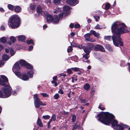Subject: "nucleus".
Masks as SVG:
<instances>
[{"instance_id":"obj_1","label":"nucleus","mask_w":130,"mask_h":130,"mask_svg":"<svg viewBox=\"0 0 130 130\" xmlns=\"http://www.w3.org/2000/svg\"><path fill=\"white\" fill-rule=\"evenodd\" d=\"M126 26L123 23L117 22L113 23L111 27L112 31L115 35H113L112 37L114 44L118 46L119 43L121 46L123 45V43L120 38L121 34L128 32L126 29Z\"/></svg>"},{"instance_id":"obj_2","label":"nucleus","mask_w":130,"mask_h":130,"mask_svg":"<svg viewBox=\"0 0 130 130\" xmlns=\"http://www.w3.org/2000/svg\"><path fill=\"white\" fill-rule=\"evenodd\" d=\"M98 117H99V120L103 123L106 125H109L112 122V127L114 128H116L118 122L117 121L114 120L115 117L112 114L108 112H102L98 114Z\"/></svg>"},{"instance_id":"obj_3","label":"nucleus","mask_w":130,"mask_h":130,"mask_svg":"<svg viewBox=\"0 0 130 130\" xmlns=\"http://www.w3.org/2000/svg\"><path fill=\"white\" fill-rule=\"evenodd\" d=\"M20 24V19L18 16L14 15L9 19L8 21V25L10 27L13 28L19 27Z\"/></svg>"},{"instance_id":"obj_4","label":"nucleus","mask_w":130,"mask_h":130,"mask_svg":"<svg viewBox=\"0 0 130 130\" xmlns=\"http://www.w3.org/2000/svg\"><path fill=\"white\" fill-rule=\"evenodd\" d=\"M34 103L35 107L36 108H39L40 105L45 106L46 105L45 104H43L38 97V95L36 94L34 96Z\"/></svg>"},{"instance_id":"obj_5","label":"nucleus","mask_w":130,"mask_h":130,"mask_svg":"<svg viewBox=\"0 0 130 130\" xmlns=\"http://www.w3.org/2000/svg\"><path fill=\"white\" fill-rule=\"evenodd\" d=\"M66 3L72 6H75L78 3V0H67Z\"/></svg>"},{"instance_id":"obj_6","label":"nucleus","mask_w":130,"mask_h":130,"mask_svg":"<svg viewBox=\"0 0 130 130\" xmlns=\"http://www.w3.org/2000/svg\"><path fill=\"white\" fill-rule=\"evenodd\" d=\"M91 35V34L90 33H88L85 34L84 36V37L86 40L88 41H90L92 42H95V41L93 39L90 38L89 36Z\"/></svg>"},{"instance_id":"obj_7","label":"nucleus","mask_w":130,"mask_h":130,"mask_svg":"<svg viewBox=\"0 0 130 130\" xmlns=\"http://www.w3.org/2000/svg\"><path fill=\"white\" fill-rule=\"evenodd\" d=\"M94 50L96 51L100 50L101 51L104 52L105 51L103 47L100 45H96L94 48Z\"/></svg>"},{"instance_id":"obj_8","label":"nucleus","mask_w":130,"mask_h":130,"mask_svg":"<svg viewBox=\"0 0 130 130\" xmlns=\"http://www.w3.org/2000/svg\"><path fill=\"white\" fill-rule=\"evenodd\" d=\"M127 127V125H124L122 123H120V124H118L116 127V128H118L119 130H122L124 128Z\"/></svg>"},{"instance_id":"obj_9","label":"nucleus","mask_w":130,"mask_h":130,"mask_svg":"<svg viewBox=\"0 0 130 130\" xmlns=\"http://www.w3.org/2000/svg\"><path fill=\"white\" fill-rule=\"evenodd\" d=\"M20 69V67L18 63H16L13 66V72H15L18 70Z\"/></svg>"},{"instance_id":"obj_10","label":"nucleus","mask_w":130,"mask_h":130,"mask_svg":"<svg viewBox=\"0 0 130 130\" xmlns=\"http://www.w3.org/2000/svg\"><path fill=\"white\" fill-rule=\"evenodd\" d=\"M83 49L84 52L87 55H89L91 51V49L88 48L87 47H84L83 48Z\"/></svg>"},{"instance_id":"obj_11","label":"nucleus","mask_w":130,"mask_h":130,"mask_svg":"<svg viewBox=\"0 0 130 130\" xmlns=\"http://www.w3.org/2000/svg\"><path fill=\"white\" fill-rule=\"evenodd\" d=\"M20 78L23 80L26 81L29 78L26 74H24L22 75Z\"/></svg>"},{"instance_id":"obj_12","label":"nucleus","mask_w":130,"mask_h":130,"mask_svg":"<svg viewBox=\"0 0 130 130\" xmlns=\"http://www.w3.org/2000/svg\"><path fill=\"white\" fill-rule=\"evenodd\" d=\"M90 34H91V35L93 34L95 37H97L98 38H99L100 37V34L96 32L95 31L93 30H91L90 31Z\"/></svg>"},{"instance_id":"obj_13","label":"nucleus","mask_w":130,"mask_h":130,"mask_svg":"<svg viewBox=\"0 0 130 130\" xmlns=\"http://www.w3.org/2000/svg\"><path fill=\"white\" fill-rule=\"evenodd\" d=\"M47 22L48 23L51 22L53 21V18L52 16L50 15H47L46 18Z\"/></svg>"},{"instance_id":"obj_14","label":"nucleus","mask_w":130,"mask_h":130,"mask_svg":"<svg viewBox=\"0 0 130 130\" xmlns=\"http://www.w3.org/2000/svg\"><path fill=\"white\" fill-rule=\"evenodd\" d=\"M18 39L19 41L23 42L25 40V38L23 36L21 35L18 36Z\"/></svg>"},{"instance_id":"obj_15","label":"nucleus","mask_w":130,"mask_h":130,"mask_svg":"<svg viewBox=\"0 0 130 130\" xmlns=\"http://www.w3.org/2000/svg\"><path fill=\"white\" fill-rule=\"evenodd\" d=\"M59 19H58V17L57 15H55L54 16V18L53 19V22L55 23H58Z\"/></svg>"},{"instance_id":"obj_16","label":"nucleus","mask_w":130,"mask_h":130,"mask_svg":"<svg viewBox=\"0 0 130 130\" xmlns=\"http://www.w3.org/2000/svg\"><path fill=\"white\" fill-rule=\"evenodd\" d=\"M19 63L22 66H25L27 63L26 62L23 60H20L19 61Z\"/></svg>"},{"instance_id":"obj_17","label":"nucleus","mask_w":130,"mask_h":130,"mask_svg":"<svg viewBox=\"0 0 130 130\" xmlns=\"http://www.w3.org/2000/svg\"><path fill=\"white\" fill-rule=\"evenodd\" d=\"M9 58L10 57L8 55L6 54H4L3 56V61H7Z\"/></svg>"},{"instance_id":"obj_18","label":"nucleus","mask_w":130,"mask_h":130,"mask_svg":"<svg viewBox=\"0 0 130 130\" xmlns=\"http://www.w3.org/2000/svg\"><path fill=\"white\" fill-rule=\"evenodd\" d=\"M37 12L38 13H42L43 10L40 6L38 5L37 7Z\"/></svg>"},{"instance_id":"obj_19","label":"nucleus","mask_w":130,"mask_h":130,"mask_svg":"<svg viewBox=\"0 0 130 130\" xmlns=\"http://www.w3.org/2000/svg\"><path fill=\"white\" fill-rule=\"evenodd\" d=\"M72 45L74 47H78L80 49L83 48L84 47L82 46V45H76V44L74 43L73 42L72 43Z\"/></svg>"},{"instance_id":"obj_20","label":"nucleus","mask_w":130,"mask_h":130,"mask_svg":"<svg viewBox=\"0 0 130 130\" xmlns=\"http://www.w3.org/2000/svg\"><path fill=\"white\" fill-rule=\"evenodd\" d=\"M79 124L78 122H76V123L74 124L73 128L72 130H74L76 128H78L79 127Z\"/></svg>"},{"instance_id":"obj_21","label":"nucleus","mask_w":130,"mask_h":130,"mask_svg":"<svg viewBox=\"0 0 130 130\" xmlns=\"http://www.w3.org/2000/svg\"><path fill=\"white\" fill-rule=\"evenodd\" d=\"M21 8L19 6H17L15 8V11L16 12H19L21 11Z\"/></svg>"},{"instance_id":"obj_22","label":"nucleus","mask_w":130,"mask_h":130,"mask_svg":"<svg viewBox=\"0 0 130 130\" xmlns=\"http://www.w3.org/2000/svg\"><path fill=\"white\" fill-rule=\"evenodd\" d=\"M106 48L110 52H112L113 51L112 48L111 47L110 45L108 44L106 45L105 46Z\"/></svg>"},{"instance_id":"obj_23","label":"nucleus","mask_w":130,"mask_h":130,"mask_svg":"<svg viewBox=\"0 0 130 130\" xmlns=\"http://www.w3.org/2000/svg\"><path fill=\"white\" fill-rule=\"evenodd\" d=\"M90 85L88 84H85L84 86V88L86 90H89L90 88Z\"/></svg>"},{"instance_id":"obj_24","label":"nucleus","mask_w":130,"mask_h":130,"mask_svg":"<svg viewBox=\"0 0 130 130\" xmlns=\"http://www.w3.org/2000/svg\"><path fill=\"white\" fill-rule=\"evenodd\" d=\"M37 124L40 127H42L43 126L42 123L39 118H38L37 122Z\"/></svg>"},{"instance_id":"obj_25","label":"nucleus","mask_w":130,"mask_h":130,"mask_svg":"<svg viewBox=\"0 0 130 130\" xmlns=\"http://www.w3.org/2000/svg\"><path fill=\"white\" fill-rule=\"evenodd\" d=\"M0 41L4 43L7 42V40L5 37H3L0 39Z\"/></svg>"},{"instance_id":"obj_26","label":"nucleus","mask_w":130,"mask_h":130,"mask_svg":"<svg viewBox=\"0 0 130 130\" xmlns=\"http://www.w3.org/2000/svg\"><path fill=\"white\" fill-rule=\"evenodd\" d=\"M9 49L11 56H13L15 53L14 51L12 48H10Z\"/></svg>"},{"instance_id":"obj_27","label":"nucleus","mask_w":130,"mask_h":130,"mask_svg":"<svg viewBox=\"0 0 130 130\" xmlns=\"http://www.w3.org/2000/svg\"><path fill=\"white\" fill-rule=\"evenodd\" d=\"M87 47H88V48L91 49H91L94 46V45L91 43H87Z\"/></svg>"},{"instance_id":"obj_28","label":"nucleus","mask_w":130,"mask_h":130,"mask_svg":"<svg viewBox=\"0 0 130 130\" xmlns=\"http://www.w3.org/2000/svg\"><path fill=\"white\" fill-rule=\"evenodd\" d=\"M14 72L15 73V75L19 77L20 78L21 77V76L22 75H21V74L20 72H19L16 71L15 72Z\"/></svg>"},{"instance_id":"obj_29","label":"nucleus","mask_w":130,"mask_h":130,"mask_svg":"<svg viewBox=\"0 0 130 130\" xmlns=\"http://www.w3.org/2000/svg\"><path fill=\"white\" fill-rule=\"evenodd\" d=\"M8 7L9 9L11 11H13L14 9V6L12 5L8 4Z\"/></svg>"},{"instance_id":"obj_30","label":"nucleus","mask_w":130,"mask_h":130,"mask_svg":"<svg viewBox=\"0 0 130 130\" xmlns=\"http://www.w3.org/2000/svg\"><path fill=\"white\" fill-rule=\"evenodd\" d=\"M34 72L32 70H31L30 71L28 72V74L29 75V77L31 78L33 76V74H34Z\"/></svg>"},{"instance_id":"obj_31","label":"nucleus","mask_w":130,"mask_h":130,"mask_svg":"<svg viewBox=\"0 0 130 130\" xmlns=\"http://www.w3.org/2000/svg\"><path fill=\"white\" fill-rule=\"evenodd\" d=\"M56 116L55 114H53L51 117V119L50 120V121H55L56 120Z\"/></svg>"},{"instance_id":"obj_32","label":"nucleus","mask_w":130,"mask_h":130,"mask_svg":"<svg viewBox=\"0 0 130 130\" xmlns=\"http://www.w3.org/2000/svg\"><path fill=\"white\" fill-rule=\"evenodd\" d=\"M63 9L64 11H67L70 10V8L69 6H66L64 7Z\"/></svg>"},{"instance_id":"obj_33","label":"nucleus","mask_w":130,"mask_h":130,"mask_svg":"<svg viewBox=\"0 0 130 130\" xmlns=\"http://www.w3.org/2000/svg\"><path fill=\"white\" fill-rule=\"evenodd\" d=\"M72 59H73L75 62L78 61V57L77 56H75L71 57Z\"/></svg>"},{"instance_id":"obj_34","label":"nucleus","mask_w":130,"mask_h":130,"mask_svg":"<svg viewBox=\"0 0 130 130\" xmlns=\"http://www.w3.org/2000/svg\"><path fill=\"white\" fill-rule=\"evenodd\" d=\"M89 55H87V54H84L83 55L82 58L83 60L84 59V60H86L88 59L89 58V57L88 56Z\"/></svg>"},{"instance_id":"obj_35","label":"nucleus","mask_w":130,"mask_h":130,"mask_svg":"<svg viewBox=\"0 0 130 130\" xmlns=\"http://www.w3.org/2000/svg\"><path fill=\"white\" fill-rule=\"evenodd\" d=\"M104 38L105 40H110L111 39V37L110 36H105Z\"/></svg>"},{"instance_id":"obj_36","label":"nucleus","mask_w":130,"mask_h":130,"mask_svg":"<svg viewBox=\"0 0 130 130\" xmlns=\"http://www.w3.org/2000/svg\"><path fill=\"white\" fill-rule=\"evenodd\" d=\"M26 68L28 69H31L32 68V66H31L29 64L27 63L25 66Z\"/></svg>"},{"instance_id":"obj_37","label":"nucleus","mask_w":130,"mask_h":130,"mask_svg":"<svg viewBox=\"0 0 130 130\" xmlns=\"http://www.w3.org/2000/svg\"><path fill=\"white\" fill-rule=\"evenodd\" d=\"M71 69L75 72L79 71L80 70V69L77 67L72 68Z\"/></svg>"},{"instance_id":"obj_38","label":"nucleus","mask_w":130,"mask_h":130,"mask_svg":"<svg viewBox=\"0 0 130 130\" xmlns=\"http://www.w3.org/2000/svg\"><path fill=\"white\" fill-rule=\"evenodd\" d=\"M10 39L11 41L13 43L15 42L16 40V39L14 38V37L13 36L11 37Z\"/></svg>"},{"instance_id":"obj_39","label":"nucleus","mask_w":130,"mask_h":130,"mask_svg":"<svg viewBox=\"0 0 130 130\" xmlns=\"http://www.w3.org/2000/svg\"><path fill=\"white\" fill-rule=\"evenodd\" d=\"M51 0H45V3L48 6L51 4Z\"/></svg>"},{"instance_id":"obj_40","label":"nucleus","mask_w":130,"mask_h":130,"mask_svg":"<svg viewBox=\"0 0 130 130\" xmlns=\"http://www.w3.org/2000/svg\"><path fill=\"white\" fill-rule=\"evenodd\" d=\"M42 118L45 119H48L50 118V116L48 115H46L43 116Z\"/></svg>"},{"instance_id":"obj_41","label":"nucleus","mask_w":130,"mask_h":130,"mask_svg":"<svg viewBox=\"0 0 130 130\" xmlns=\"http://www.w3.org/2000/svg\"><path fill=\"white\" fill-rule=\"evenodd\" d=\"M54 98L55 99L57 100L59 98V94L58 93L56 94L54 96Z\"/></svg>"},{"instance_id":"obj_42","label":"nucleus","mask_w":130,"mask_h":130,"mask_svg":"<svg viewBox=\"0 0 130 130\" xmlns=\"http://www.w3.org/2000/svg\"><path fill=\"white\" fill-rule=\"evenodd\" d=\"M73 50L72 47L71 46H70L67 49V52L68 53H69L72 51Z\"/></svg>"},{"instance_id":"obj_43","label":"nucleus","mask_w":130,"mask_h":130,"mask_svg":"<svg viewBox=\"0 0 130 130\" xmlns=\"http://www.w3.org/2000/svg\"><path fill=\"white\" fill-rule=\"evenodd\" d=\"M110 7V5L109 4L107 3L105 5V9L106 10L109 9Z\"/></svg>"},{"instance_id":"obj_44","label":"nucleus","mask_w":130,"mask_h":130,"mask_svg":"<svg viewBox=\"0 0 130 130\" xmlns=\"http://www.w3.org/2000/svg\"><path fill=\"white\" fill-rule=\"evenodd\" d=\"M76 120V117L75 115H73L72 116V122H74Z\"/></svg>"},{"instance_id":"obj_45","label":"nucleus","mask_w":130,"mask_h":130,"mask_svg":"<svg viewBox=\"0 0 130 130\" xmlns=\"http://www.w3.org/2000/svg\"><path fill=\"white\" fill-rule=\"evenodd\" d=\"M53 2L55 4L58 5L60 3V0H54Z\"/></svg>"},{"instance_id":"obj_46","label":"nucleus","mask_w":130,"mask_h":130,"mask_svg":"<svg viewBox=\"0 0 130 130\" xmlns=\"http://www.w3.org/2000/svg\"><path fill=\"white\" fill-rule=\"evenodd\" d=\"M27 43L28 44H30L31 43H32L33 44H34L32 40H29L27 41H26Z\"/></svg>"},{"instance_id":"obj_47","label":"nucleus","mask_w":130,"mask_h":130,"mask_svg":"<svg viewBox=\"0 0 130 130\" xmlns=\"http://www.w3.org/2000/svg\"><path fill=\"white\" fill-rule=\"evenodd\" d=\"M102 104H100L98 107V108L101 109L102 110H104L105 108L104 107H102Z\"/></svg>"},{"instance_id":"obj_48","label":"nucleus","mask_w":130,"mask_h":130,"mask_svg":"<svg viewBox=\"0 0 130 130\" xmlns=\"http://www.w3.org/2000/svg\"><path fill=\"white\" fill-rule=\"evenodd\" d=\"M40 94L42 95L44 97H48L49 96L46 93H41Z\"/></svg>"},{"instance_id":"obj_49","label":"nucleus","mask_w":130,"mask_h":130,"mask_svg":"<svg viewBox=\"0 0 130 130\" xmlns=\"http://www.w3.org/2000/svg\"><path fill=\"white\" fill-rule=\"evenodd\" d=\"M60 8H57L54 11V12L55 13H56L60 11Z\"/></svg>"},{"instance_id":"obj_50","label":"nucleus","mask_w":130,"mask_h":130,"mask_svg":"<svg viewBox=\"0 0 130 130\" xmlns=\"http://www.w3.org/2000/svg\"><path fill=\"white\" fill-rule=\"evenodd\" d=\"M75 78H77V76L76 75H74L72 77V82L73 83L74 82V80Z\"/></svg>"},{"instance_id":"obj_51","label":"nucleus","mask_w":130,"mask_h":130,"mask_svg":"<svg viewBox=\"0 0 130 130\" xmlns=\"http://www.w3.org/2000/svg\"><path fill=\"white\" fill-rule=\"evenodd\" d=\"M67 73L69 74H71L72 73V71L71 70V69H69L67 70Z\"/></svg>"},{"instance_id":"obj_52","label":"nucleus","mask_w":130,"mask_h":130,"mask_svg":"<svg viewBox=\"0 0 130 130\" xmlns=\"http://www.w3.org/2000/svg\"><path fill=\"white\" fill-rule=\"evenodd\" d=\"M125 62L124 61H121L120 63V66H124Z\"/></svg>"},{"instance_id":"obj_53","label":"nucleus","mask_w":130,"mask_h":130,"mask_svg":"<svg viewBox=\"0 0 130 130\" xmlns=\"http://www.w3.org/2000/svg\"><path fill=\"white\" fill-rule=\"evenodd\" d=\"M94 19H95L96 21H98L100 19V17L99 16L94 17Z\"/></svg>"},{"instance_id":"obj_54","label":"nucleus","mask_w":130,"mask_h":130,"mask_svg":"<svg viewBox=\"0 0 130 130\" xmlns=\"http://www.w3.org/2000/svg\"><path fill=\"white\" fill-rule=\"evenodd\" d=\"M95 28L96 29H100L102 28V27H100V26L98 24L95 27Z\"/></svg>"},{"instance_id":"obj_55","label":"nucleus","mask_w":130,"mask_h":130,"mask_svg":"<svg viewBox=\"0 0 130 130\" xmlns=\"http://www.w3.org/2000/svg\"><path fill=\"white\" fill-rule=\"evenodd\" d=\"M30 7L31 9L32 10H34V9H35L36 6L34 5H30Z\"/></svg>"},{"instance_id":"obj_56","label":"nucleus","mask_w":130,"mask_h":130,"mask_svg":"<svg viewBox=\"0 0 130 130\" xmlns=\"http://www.w3.org/2000/svg\"><path fill=\"white\" fill-rule=\"evenodd\" d=\"M80 25L79 24H75L74 25V27L75 28H78L80 27Z\"/></svg>"},{"instance_id":"obj_57","label":"nucleus","mask_w":130,"mask_h":130,"mask_svg":"<svg viewBox=\"0 0 130 130\" xmlns=\"http://www.w3.org/2000/svg\"><path fill=\"white\" fill-rule=\"evenodd\" d=\"M63 13H61L59 15V19H61L63 17Z\"/></svg>"},{"instance_id":"obj_58","label":"nucleus","mask_w":130,"mask_h":130,"mask_svg":"<svg viewBox=\"0 0 130 130\" xmlns=\"http://www.w3.org/2000/svg\"><path fill=\"white\" fill-rule=\"evenodd\" d=\"M58 92L59 93L61 94H62L63 93V92L62 89H60L58 91Z\"/></svg>"},{"instance_id":"obj_59","label":"nucleus","mask_w":130,"mask_h":130,"mask_svg":"<svg viewBox=\"0 0 130 130\" xmlns=\"http://www.w3.org/2000/svg\"><path fill=\"white\" fill-rule=\"evenodd\" d=\"M51 122V121H49L47 123V127L48 128H50L51 127V125H50Z\"/></svg>"},{"instance_id":"obj_60","label":"nucleus","mask_w":130,"mask_h":130,"mask_svg":"<svg viewBox=\"0 0 130 130\" xmlns=\"http://www.w3.org/2000/svg\"><path fill=\"white\" fill-rule=\"evenodd\" d=\"M4 63L2 61L0 60V67H1L4 65Z\"/></svg>"},{"instance_id":"obj_61","label":"nucleus","mask_w":130,"mask_h":130,"mask_svg":"<svg viewBox=\"0 0 130 130\" xmlns=\"http://www.w3.org/2000/svg\"><path fill=\"white\" fill-rule=\"evenodd\" d=\"M5 26L4 25H2L1 27V28L2 30H4L5 29Z\"/></svg>"},{"instance_id":"obj_62","label":"nucleus","mask_w":130,"mask_h":130,"mask_svg":"<svg viewBox=\"0 0 130 130\" xmlns=\"http://www.w3.org/2000/svg\"><path fill=\"white\" fill-rule=\"evenodd\" d=\"M33 48V46H30L29 47V51H31L32 49Z\"/></svg>"},{"instance_id":"obj_63","label":"nucleus","mask_w":130,"mask_h":130,"mask_svg":"<svg viewBox=\"0 0 130 130\" xmlns=\"http://www.w3.org/2000/svg\"><path fill=\"white\" fill-rule=\"evenodd\" d=\"M8 48V49L6 48L5 49V51L6 53H8L9 52V48Z\"/></svg>"},{"instance_id":"obj_64","label":"nucleus","mask_w":130,"mask_h":130,"mask_svg":"<svg viewBox=\"0 0 130 130\" xmlns=\"http://www.w3.org/2000/svg\"><path fill=\"white\" fill-rule=\"evenodd\" d=\"M57 78V76H55L53 77V78L54 80H56Z\"/></svg>"}]
</instances>
